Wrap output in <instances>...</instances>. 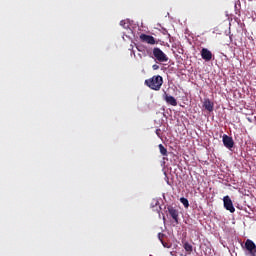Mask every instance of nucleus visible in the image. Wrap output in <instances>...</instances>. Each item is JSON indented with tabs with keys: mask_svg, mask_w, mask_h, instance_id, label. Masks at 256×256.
<instances>
[{
	"mask_svg": "<svg viewBox=\"0 0 256 256\" xmlns=\"http://www.w3.org/2000/svg\"><path fill=\"white\" fill-rule=\"evenodd\" d=\"M146 87L152 89V91H160L163 86V77L161 75L153 76L152 78L145 80Z\"/></svg>",
	"mask_w": 256,
	"mask_h": 256,
	"instance_id": "nucleus-1",
	"label": "nucleus"
},
{
	"mask_svg": "<svg viewBox=\"0 0 256 256\" xmlns=\"http://www.w3.org/2000/svg\"><path fill=\"white\" fill-rule=\"evenodd\" d=\"M152 53L155 61H158V63H167V61H169L167 54H165L159 47L153 48Z\"/></svg>",
	"mask_w": 256,
	"mask_h": 256,
	"instance_id": "nucleus-2",
	"label": "nucleus"
},
{
	"mask_svg": "<svg viewBox=\"0 0 256 256\" xmlns=\"http://www.w3.org/2000/svg\"><path fill=\"white\" fill-rule=\"evenodd\" d=\"M224 208L226 211H230V213H235V206H233V201L229 196H224Z\"/></svg>",
	"mask_w": 256,
	"mask_h": 256,
	"instance_id": "nucleus-3",
	"label": "nucleus"
},
{
	"mask_svg": "<svg viewBox=\"0 0 256 256\" xmlns=\"http://www.w3.org/2000/svg\"><path fill=\"white\" fill-rule=\"evenodd\" d=\"M140 40L143 43H147L148 45H157V40H155V37L147 34H141Z\"/></svg>",
	"mask_w": 256,
	"mask_h": 256,
	"instance_id": "nucleus-4",
	"label": "nucleus"
},
{
	"mask_svg": "<svg viewBox=\"0 0 256 256\" xmlns=\"http://www.w3.org/2000/svg\"><path fill=\"white\" fill-rule=\"evenodd\" d=\"M245 248L249 251L251 256H256V245L253 240L247 239L245 242Z\"/></svg>",
	"mask_w": 256,
	"mask_h": 256,
	"instance_id": "nucleus-5",
	"label": "nucleus"
},
{
	"mask_svg": "<svg viewBox=\"0 0 256 256\" xmlns=\"http://www.w3.org/2000/svg\"><path fill=\"white\" fill-rule=\"evenodd\" d=\"M222 141H223L224 147H226L227 149H233L235 142L233 141L232 137L227 136V134H224Z\"/></svg>",
	"mask_w": 256,
	"mask_h": 256,
	"instance_id": "nucleus-6",
	"label": "nucleus"
},
{
	"mask_svg": "<svg viewBox=\"0 0 256 256\" xmlns=\"http://www.w3.org/2000/svg\"><path fill=\"white\" fill-rule=\"evenodd\" d=\"M200 53H201L202 59L206 62H209L211 61V59H213V53L207 48H202Z\"/></svg>",
	"mask_w": 256,
	"mask_h": 256,
	"instance_id": "nucleus-7",
	"label": "nucleus"
},
{
	"mask_svg": "<svg viewBox=\"0 0 256 256\" xmlns=\"http://www.w3.org/2000/svg\"><path fill=\"white\" fill-rule=\"evenodd\" d=\"M168 213L174 219L175 223H179V211L174 209L173 206L168 207Z\"/></svg>",
	"mask_w": 256,
	"mask_h": 256,
	"instance_id": "nucleus-8",
	"label": "nucleus"
},
{
	"mask_svg": "<svg viewBox=\"0 0 256 256\" xmlns=\"http://www.w3.org/2000/svg\"><path fill=\"white\" fill-rule=\"evenodd\" d=\"M203 107L206 109V111H209V113L213 112V109L215 107V104L209 100V98L204 100Z\"/></svg>",
	"mask_w": 256,
	"mask_h": 256,
	"instance_id": "nucleus-9",
	"label": "nucleus"
},
{
	"mask_svg": "<svg viewBox=\"0 0 256 256\" xmlns=\"http://www.w3.org/2000/svg\"><path fill=\"white\" fill-rule=\"evenodd\" d=\"M164 99L166 103H168V105H172V107H177V99H175V97L165 94Z\"/></svg>",
	"mask_w": 256,
	"mask_h": 256,
	"instance_id": "nucleus-10",
	"label": "nucleus"
},
{
	"mask_svg": "<svg viewBox=\"0 0 256 256\" xmlns=\"http://www.w3.org/2000/svg\"><path fill=\"white\" fill-rule=\"evenodd\" d=\"M183 247L188 255H191L193 253V245L189 242H183Z\"/></svg>",
	"mask_w": 256,
	"mask_h": 256,
	"instance_id": "nucleus-11",
	"label": "nucleus"
},
{
	"mask_svg": "<svg viewBox=\"0 0 256 256\" xmlns=\"http://www.w3.org/2000/svg\"><path fill=\"white\" fill-rule=\"evenodd\" d=\"M158 147H159L161 155H163L164 157H167V148H165V146H163V144H159Z\"/></svg>",
	"mask_w": 256,
	"mask_h": 256,
	"instance_id": "nucleus-12",
	"label": "nucleus"
},
{
	"mask_svg": "<svg viewBox=\"0 0 256 256\" xmlns=\"http://www.w3.org/2000/svg\"><path fill=\"white\" fill-rule=\"evenodd\" d=\"M180 203L184 205L185 209H189V200L185 197L180 198Z\"/></svg>",
	"mask_w": 256,
	"mask_h": 256,
	"instance_id": "nucleus-13",
	"label": "nucleus"
},
{
	"mask_svg": "<svg viewBox=\"0 0 256 256\" xmlns=\"http://www.w3.org/2000/svg\"><path fill=\"white\" fill-rule=\"evenodd\" d=\"M165 237V234L163 233H158V239L161 241V243L163 244V238Z\"/></svg>",
	"mask_w": 256,
	"mask_h": 256,
	"instance_id": "nucleus-14",
	"label": "nucleus"
},
{
	"mask_svg": "<svg viewBox=\"0 0 256 256\" xmlns=\"http://www.w3.org/2000/svg\"><path fill=\"white\" fill-rule=\"evenodd\" d=\"M152 69L153 71H157L159 69V65L157 64L152 65Z\"/></svg>",
	"mask_w": 256,
	"mask_h": 256,
	"instance_id": "nucleus-15",
	"label": "nucleus"
},
{
	"mask_svg": "<svg viewBox=\"0 0 256 256\" xmlns=\"http://www.w3.org/2000/svg\"><path fill=\"white\" fill-rule=\"evenodd\" d=\"M156 135H157L158 137H161V129H156Z\"/></svg>",
	"mask_w": 256,
	"mask_h": 256,
	"instance_id": "nucleus-16",
	"label": "nucleus"
},
{
	"mask_svg": "<svg viewBox=\"0 0 256 256\" xmlns=\"http://www.w3.org/2000/svg\"><path fill=\"white\" fill-rule=\"evenodd\" d=\"M137 51L143 52V46H136Z\"/></svg>",
	"mask_w": 256,
	"mask_h": 256,
	"instance_id": "nucleus-17",
	"label": "nucleus"
},
{
	"mask_svg": "<svg viewBox=\"0 0 256 256\" xmlns=\"http://www.w3.org/2000/svg\"><path fill=\"white\" fill-rule=\"evenodd\" d=\"M120 25L124 26L125 25V21H121Z\"/></svg>",
	"mask_w": 256,
	"mask_h": 256,
	"instance_id": "nucleus-18",
	"label": "nucleus"
},
{
	"mask_svg": "<svg viewBox=\"0 0 256 256\" xmlns=\"http://www.w3.org/2000/svg\"><path fill=\"white\" fill-rule=\"evenodd\" d=\"M181 256H187V255H183V254H181Z\"/></svg>",
	"mask_w": 256,
	"mask_h": 256,
	"instance_id": "nucleus-19",
	"label": "nucleus"
},
{
	"mask_svg": "<svg viewBox=\"0 0 256 256\" xmlns=\"http://www.w3.org/2000/svg\"><path fill=\"white\" fill-rule=\"evenodd\" d=\"M164 245V247H166V245L165 244H163Z\"/></svg>",
	"mask_w": 256,
	"mask_h": 256,
	"instance_id": "nucleus-20",
	"label": "nucleus"
}]
</instances>
